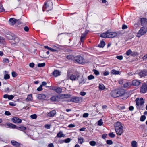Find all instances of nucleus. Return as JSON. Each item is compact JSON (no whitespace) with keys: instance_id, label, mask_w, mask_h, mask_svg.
Returning <instances> with one entry per match:
<instances>
[{"instance_id":"obj_1","label":"nucleus","mask_w":147,"mask_h":147,"mask_svg":"<svg viewBox=\"0 0 147 147\" xmlns=\"http://www.w3.org/2000/svg\"><path fill=\"white\" fill-rule=\"evenodd\" d=\"M114 127L116 134L118 136H119L123 133V127L120 122H116L115 124Z\"/></svg>"},{"instance_id":"obj_2","label":"nucleus","mask_w":147,"mask_h":147,"mask_svg":"<svg viewBox=\"0 0 147 147\" xmlns=\"http://www.w3.org/2000/svg\"><path fill=\"white\" fill-rule=\"evenodd\" d=\"M147 31V27L146 26L142 27L137 33L136 36L138 37H140L146 33Z\"/></svg>"},{"instance_id":"obj_3","label":"nucleus","mask_w":147,"mask_h":147,"mask_svg":"<svg viewBox=\"0 0 147 147\" xmlns=\"http://www.w3.org/2000/svg\"><path fill=\"white\" fill-rule=\"evenodd\" d=\"M43 8L47 9V11L51 10L53 8V6L52 2L50 1H46L44 3V6Z\"/></svg>"},{"instance_id":"obj_4","label":"nucleus","mask_w":147,"mask_h":147,"mask_svg":"<svg viewBox=\"0 0 147 147\" xmlns=\"http://www.w3.org/2000/svg\"><path fill=\"white\" fill-rule=\"evenodd\" d=\"M140 22L142 26L146 25L147 24V19L145 18H142L140 19L139 18H138V22L136 24H135L138 25L140 24Z\"/></svg>"},{"instance_id":"obj_5","label":"nucleus","mask_w":147,"mask_h":147,"mask_svg":"<svg viewBox=\"0 0 147 147\" xmlns=\"http://www.w3.org/2000/svg\"><path fill=\"white\" fill-rule=\"evenodd\" d=\"M147 91V83L145 82L142 83L140 88V92L142 93H145Z\"/></svg>"},{"instance_id":"obj_6","label":"nucleus","mask_w":147,"mask_h":147,"mask_svg":"<svg viewBox=\"0 0 147 147\" xmlns=\"http://www.w3.org/2000/svg\"><path fill=\"white\" fill-rule=\"evenodd\" d=\"M136 107H138L139 105L142 106L144 103V99L143 98H141L140 99L139 98H137L135 100Z\"/></svg>"},{"instance_id":"obj_7","label":"nucleus","mask_w":147,"mask_h":147,"mask_svg":"<svg viewBox=\"0 0 147 147\" xmlns=\"http://www.w3.org/2000/svg\"><path fill=\"white\" fill-rule=\"evenodd\" d=\"M75 60L76 62L79 64H82L84 62V59L83 57L78 55L75 58Z\"/></svg>"},{"instance_id":"obj_8","label":"nucleus","mask_w":147,"mask_h":147,"mask_svg":"<svg viewBox=\"0 0 147 147\" xmlns=\"http://www.w3.org/2000/svg\"><path fill=\"white\" fill-rule=\"evenodd\" d=\"M51 89L55 91L57 93H60L61 92L62 89L59 87L53 86L51 87Z\"/></svg>"},{"instance_id":"obj_9","label":"nucleus","mask_w":147,"mask_h":147,"mask_svg":"<svg viewBox=\"0 0 147 147\" xmlns=\"http://www.w3.org/2000/svg\"><path fill=\"white\" fill-rule=\"evenodd\" d=\"M118 97L122 96L125 93V90L123 89H117Z\"/></svg>"},{"instance_id":"obj_10","label":"nucleus","mask_w":147,"mask_h":147,"mask_svg":"<svg viewBox=\"0 0 147 147\" xmlns=\"http://www.w3.org/2000/svg\"><path fill=\"white\" fill-rule=\"evenodd\" d=\"M108 38H113L117 36V34L116 32H110L108 30Z\"/></svg>"},{"instance_id":"obj_11","label":"nucleus","mask_w":147,"mask_h":147,"mask_svg":"<svg viewBox=\"0 0 147 147\" xmlns=\"http://www.w3.org/2000/svg\"><path fill=\"white\" fill-rule=\"evenodd\" d=\"M15 36L12 33H10V34H7L6 36L7 39L9 40H13L15 38Z\"/></svg>"},{"instance_id":"obj_12","label":"nucleus","mask_w":147,"mask_h":147,"mask_svg":"<svg viewBox=\"0 0 147 147\" xmlns=\"http://www.w3.org/2000/svg\"><path fill=\"white\" fill-rule=\"evenodd\" d=\"M111 95L112 97L114 98L118 97L117 89L112 90L111 92Z\"/></svg>"},{"instance_id":"obj_13","label":"nucleus","mask_w":147,"mask_h":147,"mask_svg":"<svg viewBox=\"0 0 147 147\" xmlns=\"http://www.w3.org/2000/svg\"><path fill=\"white\" fill-rule=\"evenodd\" d=\"M138 74L141 78L145 77L147 76V71L145 70H141Z\"/></svg>"},{"instance_id":"obj_14","label":"nucleus","mask_w":147,"mask_h":147,"mask_svg":"<svg viewBox=\"0 0 147 147\" xmlns=\"http://www.w3.org/2000/svg\"><path fill=\"white\" fill-rule=\"evenodd\" d=\"M12 121L16 123H20L22 122V120L19 118L17 117H14L12 118Z\"/></svg>"},{"instance_id":"obj_15","label":"nucleus","mask_w":147,"mask_h":147,"mask_svg":"<svg viewBox=\"0 0 147 147\" xmlns=\"http://www.w3.org/2000/svg\"><path fill=\"white\" fill-rule=\"evenodd\" d=\"M50 100L53 102L58 101L60 100V98L58 96H55L51 97Z\"/></svg>"},{"instance_id":"obj_16","label":"nucleus","mask_w":147,"mask_h":147,"mask_svg":"<svg viewBox=\"0 0 147 147\" xmlns=\"http://www.w3.org/2000/svg\"><path fill=\"white\" fill-rule=\"evenodd\" d=\"M17 21H18L19 20H17V19L14 18H11L9 19V22L10 24L13 25L17 22Z\"/></svg>"},{"instance_id":"obj_17","label":"nucleus","mask_w":147,"mask_h":147,"mask_svg":"<svg viewBox=\"0 0 147 147\" xmlns=\"http://www.w3.org/2000/svg\"><path fill=\"white\" fill-rule=\"evenodd\" d=\"M82 101V98L81 97H74V102L80 103Z\"/></svg>"},{"instance_id":"obj_18","label":"nucleus","mask_w":147,"mask_h":147,"mask_svg":"<svg viewBox=\"0 0 147 147\" xmlns=\"http://www.w3.org/2000/svg\"><path fill=\"white\" fill-rule=\"evenodd\" d=\"M140 81L137 80H135L132 81V84L134 86H138L140 85Z\"/></svg>"},{"instance_id":"obj_19","label":"nucleus","mask_w":147,"mask_h":147,"mask_svg":"<svg viewBox=\"0 0 147 147\" xmlns=\"http://www.w3.org/2000/svg\"><path fill=\"white\" fill-rule=\"evenodd\" d=\"M71 70H68L67 71V76L68 79H70L72 80H74V75L71 74Z\"/></svg>"},{"instance_id":"obj_20","label":"nucleus","mask_w":147,"mask_h":147,"mask_svg":"<svg viewBox=\"0 0 147 147\" xmlns=\"http://www.w3.org/2000/svg\"><path fill=\"white\" fill-rule=\"evenodd\" d=\"M11 142L12 144L14 146L16 147H19L20 145V143L14 140H11Z\"/></svg>"},{"instance_id":"obj_21","label":"nucleus","mask_w":147,"mask_h":147,"mask_svg":"<svg viewBox=\"0 0 147 147\" xmlns=\"http://www.w3.org/2000/svg\"><path fill=\"white\" fill-rule=\"evenodd\" d=\"M37 98L39 100H44L46 98L45 95L42 94H39L37 95Z\"/></svg>"},{"instance_id":"obj_22","label":"nucleus","mask_w":147,"mask_h":147,"mask_svg":"<svg viewBox=\"0 0 147 147\" xmlns=\"http://www.w3.org/2000/svg\"><path fill=\"white\" fill-rule=\"evenodd\" d=\"M56 113V112L55 110H52L49 112L48 114V115L49 117H52L54 116Z\"/></svg>"},{"instance_id":"obj_23","label":"nucleus","mask_w":147,"mask_h":147,"mask_svg":"<svg viewBox=\"0 0 147 147\" xmlns=\"http://www.w3.org/2000/svg\"><path fill=\"white\" fill-rule=\"evenodd\" d=\"M108 31H107L105 32L102 33L100 35V36L102 38H107L108 37Z\"/></svg>"},{"instance_id":"obj_24","label":"nucleus","mask_w":147,"mask_h":147,"mask_svg":"<svg viewBox=\"0 0 147 147\" xmlns=\"http://www.w3.org/2000/svg\"><path fill=\"white\" fill-rule=\"evenodd\" d=\"M6 125L8 126L9 127L11 128H15L16 127V126L12 123H6Z\"/></svg>"},{"instance_id":"obj_25","label":"nucleus","mask_w":147,"mask_h":147,"mask_svg":"<svg viewBox=\"0 0 147 147\" xmlns=\"http://www.w3.org/2000/svg\"><path fill=\"white\" fill-rule=\"evenodd\" d=\"M65 135L63 133V132L61 131L59 132L58 133L56 137V138H61V137H64Z\"/></svg>"},{"instance_id":"obj_26","label":"nucleus","mask_w":147,"mask_h":147,"mask_svg":"<svg viewBox=\"0 0 147 147\" xmlns=\"http://www.w3.org/2000/svg\"><path fill=\"white\" fill-rule=\"evenodd\" d=\"M80 77L79 74L77 72H75L74 73V81L77 80H78Z\"/></svg>"},{"instance_id":"obj_27","label":"nucleus","mask_w":147,"mask_h":147,"mask_svg":"<svg viewBox=\"0 0 147 147\" xmlns=\"http://www.w3.org/2000/svg\"><path fill=\"white\" fill-rule=\"evenodd\" d=\"M32 95L31 94L28 95L25 100L26 101H32Z\"/></svg>"},{"instance_id":"obj_28","label":"nucleus","mask_w":147,"mask_h":147,"mask_svg":"<svg viewBox=\"0 0 147 147\" xmlns=\"http://www.w3.org/2000/svg\"><path fill=\"white\" fill-rule=\"evenodd\" d=\"M105 42L103 41H101L100 43L98 45V46L100 48H103L105 45Z\"/></svg>"},{"instance_id":"obj_29","label":"nucleus","mask_w":147,"mask_h":147,"mask_svg":"<svg viewBox=\"0 0 147 147\" xmlns=\"http://www.w3.org/2000/svg\"><path fill=\"white\" fill-rule=\"evenodd\" d=\"M86 36V34H84L83 33L81 35L80 39V41L81 42H84Z\"/></svg>"},{"instance_id":"obj_30","label":"nucleus","mask_w":147,"mask_h":147,"mask_svg":"<svg viewBox=\"0 0 147 147\" xmlns=\"http://www.w3.org/2000/svg\"><path fill=\"white\" fill-rule=\"evenodd\" d=\"M53 75L55 77L57 76L60 75V72L58 70H55L53 72Z\"/></svg>"},{"instance_id":"obj_31","label":"nucleus","mask_w":147,"mask_h":147,"mask_svg":"<svg viewBox=\"0 0 147 147\" xmlns=\"http://www.w3.org/2000/svg\"><path fill=\"white\" fill-rule=\"evenodd\" d=\"M78 142L80 144H82L84 142V138L82 137H79L78 138Z\"/></svg>"},{"instance_id":"obj_32","label":"nucleus","mask_w":147,"mask_h":147,"mask_svg":"<svg viewBox=\"0 0 147 147\" xmlns=\"http://www.w3.org/2000/svg\"><path fill=\"white\" fill-rule=\"evenodd\" d=\"M111 73L112 74H119L120 73V72L119 71L112 70L111 71Z\"/></svg>"},{"instance_id":"obj_33","label":"nucleus","mask_w":147,"mask_h":147,"mask_svg":"<svg viewBox=\"0 0 147 147\" xmlns=\"http://www.w3.org/2000/svg\"><path fill=\"white\" fill-rule=\"evenodd\" d=\"M16 129L21 131H24L26 130V128L24 126H21L17 127Z\"/></svg>"},{"instance_id":"obj_34","label":"nucleus","mask_w":147,"mask_h":147,"mask_svg":"<svg viewBox=\"0 0 147 147\" xmlns=\"http://www.w3.org/2000/svg\"><path fill=\"white\" fill-rule=\"evenodd\" d=\"M99 88L100 90H102L105 89V86L103 84H100L99 85Z\"/></svg>"},{"instance_id":"obj_35","label":"nucleus","mask_w":147,"mask_h":147,"mask_svg":"<svg viewBox=\"0 0 147 147\" xmlns=\"http://www.w3.org/2000/svg\"><path fill=\"white\" fill-rule=\"evenodd\" d=\"M132 147H137V143L136 141H133L131 142Z\"/></svg>"},{"instance_id":"obj_36","label":"nucleus","mask_w":147,"mask_h":147,"mask_svg":"<svg viewBox=\"0 0 147 147\" xmlns=\"http://www.w3.org/2000/svg\"><path fill=\"white\" fill-rule=\"evenodd\" d=\"M89 144L92 146H94L96 144V143L94 141L92 140L90 142Z\"/></svg>"},{"instance_id":"obj_37","label":"nucleus","mask_w":147,"mask_h":147,"mask_svg":"<svg viewBox=\"0 0 147 147\" xmlns=\"http://www.w3.org/2000/svg\"><path fill=\"white\" fill-rule=\"evenodd\" d=\"M86 79H84L83 78H82V80L81 81H80L79 82V84H84L86 82Z\"/></svg>"},{"instance_id":"obj_38","label":"nucleus","mask_w":147,"mask_h":147,"mask_svg":"<svg viewBox=\"0 0 147 147\" xmlns=\"http://www.w3.org/2000/svg\"><path fill=\"white\" fill-rule=\"evenodd\" d=\"M131 53H132V51L130 49H129L127 51L125 54L127 56H129L130 55H131Z\"/></svg>"},{"instance_id":"obj_39","label":"nucleus","mask_w":147,"mask_h":147,"mask_svg":"<svg viewBox=\"0 0 147 147\" xmlns=\"http://www.w3.org/2000/svg\"><path fill=\"white\" fill-rule=\"evenodd\" d=\"M130 84L128 82H126L123 84V87L125 88H128L129 87Z\"/></svg>"},{"instance_id":"obj_40","label":"nucleus","mask_w":147,"mask_h":147,"mask_svg":"<svg viewBox=\"0 0 147 147\" xmlns=\"http://www.w3.org/2000/svg\"><path fill=\"white\" fill-rule=\"evenodd\" d=\"M61 97L63 98H68L70 97V95L68 94H62L61 95Z\"/></svg>"},{"instance_id":"obj_41","label":"nucleus","mask_w":147,"mask_h":147,"mask_svg":"<svg viewBox=\"0 0 147 147\" xmlns=\"http://www.w3.org/2000/svg\"><path fill=\"white\" fill-rule=\"evenodd\" d=\"M145 125L144 124H142L140 125L139 127V129L143 131L145 128Z\"/></svg>"},{"instance_id":"obj_42","label":"nucleus","mask_w":147,"mask_h":147,"mask_svg":"<svg viewBox=\"0 0 147 147\" xmlns=\"http://www.w3.org/2000/svg\"><path fill=\"white\" fill-rule=\"evenodd\" d=\"M146 119V117L144 115H143L141 116V117L140 119V120L141 121H144V120H145Z\"/></svg>"},{"instance_id":"obj_43","label":"nucleus","mask_w":147,"mask_h":147,"mask_svg":"<svg viewBox=\"0 0 147 147\" xmlns=\"http://www.w3.org/2000/svg\"><path fill=\"white\" fill-rule=\"evenodd\" d=\"M103 122L102 119H100L98 121V126H101L103 124Z\"/></svg>"},{"instance_id":"obj_44","label":"nucleus","mask_w":147,"mask_h":147,"mask_svg":"<svg viewBox=\"0 0 147 147\" xmlns=\"http://www.w3.org/2000/svg\"><path fill=\"white\" fill-rule=\"evenodd\" d=\"M138 55V53L136 52H133L132 51V53H131V55L133 57L136 56Z\"/></svg>"},{"instance_id":"obj_45","label":"nucleus","mask_w":147,"mask_h":147,"mask_svg":"<svg viewBox=\"0 0 147 147\" xmlns=\"http://www.w3.org/2000/svg\"><path fill=\"white\" fill-rule=\"evenodd\" d=\"M94 76L92 75H89L88 77V79L90 80L94 79Z\"/></svg>"},{"instance_id":"obj_46","label":"nucleus","mask_w":147,"mask_h":147,"mask_svg":"<svg viewBox=\"0 0 147 147\" xmlns=\"http://www.w3.org/2000/svg\"><path fill=\"white\" fill-rule=\"evenodd\" d=\"M67 58L69 60H72L74 58V55H69L67 57Z\"/></svg>"},{"instance_id":"obj_47","label":"nucleus","mask_w":147,"mask_h":147,"mask_svg":"<svg viewBox=\"0 0 147 147\" xmlns=\"http://www.w3.org/2000/svg\"><path fill=\"white\" fill-rule=\"evenodd\" d=\"M109 136L110 137L113 138L115 137V135L113 132H111L109 134Z\"/></svg>"},{"instance_id":"obj_48","label":"nucleus","mask_w":147,"mask_h":147,"mask_svg":"<svg viewBox=\"0 0 147 147\" xmlns=\"http://www.w3.org/2000/svg\"><path fill=\"white\" fill-rule=\"evenodd\" d=\"M106 143L108 145H111L113 142L111 140H107Z\"/></svg>"},{"instance_id":"obj_49","label":"nucleus","mask_w":147,"mask_h":147,"mask_svg":"<svg viewBox=\"0 0 147 147\" xmlns=\"http://www.w3.org/2000/svg\"><path fill=\"white\" fill-rule=\"evenodd\" d=\"M5 42V39L3 38L1 36H0V43H3Z\"/></svg>"},{"instance_id":"obj_50","label":"nucleus","mask_w":147,"mask_h":147,"mask_svg":"<svg viewBox=\"0 0 147 147\" xmlns=\"http://www.w3.org/2000/svg\"><path fill=\"white\" fill-rule=\"evenodd\" d=\"M93 71L94 72V74L96 75H98L99 74V71L96 69H93Z\"/></svg>"},{"instance_id":"obj_51","label":"nucleus","mask_w":147,"mask_h":147,"mask_svg":"<svg viewBox=\"0 0 147 147\" xmlns=\"http://www.w3.org/2000/svg\"><path fill=\"white\" fill-rule=\"evenodd\" d=\"M4 11V9L2 5L0 3V12H2Z\"/></svg>"},{"instance_id":"obj_52","label":"nucleus","mask_w":147,"mask_h":147,"mask_svg":"<svg viewBox=\"0 0 147 147\" xmlns=\"http://www.w3.org/2000/svg\"><path fill=\"white\" fill-rule=\"evenodd\" d=\"M30 117L32 119H36L37 118V116L36 114H34L31 115L30 116Z\"/></svg>"},{"instance_id":"obj_53","label":"nucleus","mask_w":147,"mask_h":147,"mask_svg":"<svg viewBox=\"0 0 147 147\" xmlns=\"http://www.w3.org/2000/svg\"><path fill=\"white\" fill-rule=\"evenodd\" d=\"M3 61L5 63H9V60L7 58H4L3 60Z\"/></svg>"},{"instance_id":"obj_54","label":"nucleus","mask_w":147,"mask_h":147,"mask_svg":"<svg viewBox=\"0 0 147 147\" xmlns=\"http://www.w3.org/2000/svg\"><path fill=\"white\" fill-rule=\"evenodd\" d=\"M10 78V76L9 74H6L4 75V78L5 79H8Z\"/></svg>"},{"instance_id":"obj_55","label":"nucleus","mask_w":147,"mask_h":147,"mask_svg":"<svg viewBox=\"0 0 147 147\" xmlns=\"http://www.w3.org/2000/svg\"><path fill=\"white\" fill-rule=\"evenodd\" d=\"M15 41V42L16 43H17L19 41V39L18 38L16 37L15 36V38L14 40Z\"/></svg>"},{"instance_id":"obj_56","label":"nucleus","mask_w":147,"mask_h":147,"mask_svg":"<svg viewBox=\"0 0 147 147\" xmlns=\"http://www.w3.org/2000/svg\"><path fill=\"white\" fill-rule=\"evenodd\" d=\"M42 90V85H40L37 89V90L38 91H41Z\"/></svg>"},{"instance_id":"obj_57","label":"nucleus","mask_w":147,"mask_h":147,"mask_svg":"<svg viewBox=\"0 0 147 147\" xmlns=\"http://www.w3.org/2000/svg\"><path fill=\"white\" fill-rule=\"evenodd\" d=\"M116 58L118 59L121 60L123 58V57L122 55L117 56Z\"/></svg>"},{"instance_id":"obj_58","label":"nucleus","mask_w":147,"mask_h":147,"mask_svg":"<svg viewBox=\"0 0 147 147\" xmlns=\"http://www.w3.org/2000/svg\"><path fill=\"white\" fill-rule=\"evenodd\" d=\"M64 142L66 143L69 142L70 141V139L69 138H67L64 140Z\"/></svg>"},{"instance_id":"obj_59","label":"nucleus","mask_w":147,"mask_h":147,"mask_svg":"<svg viewBox=\"0 0 147 147\" xmlns=\"http://www.w3.org/2000/svg\"><path fill=\"white\" fill-rule=\"evenodd\" d=\"M9 105L12 106H14L16 105V104L14 102H10L9 103Z\"/></svg>"},{"instance_id":"obj_60","label":"nucleus","mask_w":147,"mask_h":147,"mask_svg":"<svg viewBox=\"0 0 147 147\" xmlns=\"http://www.w3.org/2000/svg\"><path fill=\"white\" fill-rule=\"evenodd\" d=\"M5 114L7 116H9L11 115V113L9 111H6L5 112Z\"/></svg>"},{"instance_id":"obj_61","label":"nucleus","mask_w":147,"mask_h":147,"mask_svg":"<svg viewBox=\"0 0 147 147\" xmlns=\"http://www.w3.org/2000/svg\"><path fill=\"white\" fill-rule=\"evenodd\" d=\"M89 114L88 113H84L83 115V117L85 118L87 117H88Z\"/></svg>"},{"instance_id":"obj_62","label":"nucleus","mask_w":147,"mask_h":147,"mask_svg":"<svg viewBox=\"0 0 147 147\" xmlns=\"http://www.w3.org/2000/svg\"><path fill=\"white\" fill-rule=\"evenodd\" d=\"M127 27H128L127 25L125 24H123L122 25V28L124 30L127 28Z\"/></svg>"},{"instance_id":"obj_63","label":"nucleus","mask_w":147,"mask_h":147,"mask_svg":"<svg viewBox=\"0 0 147 147\" xmlns=\"http://www.w3.org/2000/svg\"><path fill=\"white\" fill-rule=\"evenodd\" d=\"M13 98H14V96L13 95H9V96L8 97V98L9 100H12V99H13Z\"/></svg>"},{"instance_id":"obj_64","label":"nucleus","mask_w":147,"mask_h":147,"mask_svg":"<svg viewBox=\"0 0 147 147\" xmlns=\"http://www.w3.org/2000/svg\"><path fill=\"white\" fill-rule=\"evenodd\" d=\"M143 60H147V54L144 55L143 57Z\"/></svg>"}]
</instances>
